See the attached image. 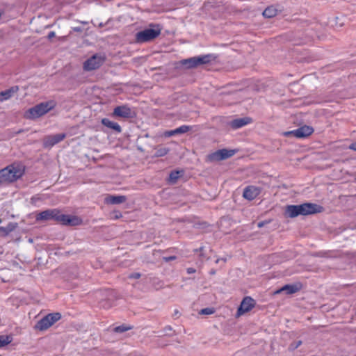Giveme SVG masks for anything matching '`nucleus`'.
Here are the masks:
<instances>
[{"mask_svg": "<svg viewBox=\"0 0 356 356\" xmlns=\"http://www.w3.org/2000/svg\"><path fill=\"white\" fill-rule=\"evenodd\" d=\"M161 29L159 25L151 24L149 28L136 33V39L138 42H145L154 40L161 33Z\"/></svg>", "mask_w": 356, "mask_h": 356, "instance_id": "20e7f679", "label": "nucleus"}, {"mask_svg": "<svg viewBox=\"0 0 356 356\" xmlns=\"http://www.w3.org/2000/svg\"><path fill=\"white\" fill-rule=\"evenodd\" d=\"M255 304L256 302L253 298L250 296L245 297L241 302L239 307L238 308L236 316L239 317L250 312L254 307Z\"/></svg>", "mask_w": 356, "mask_h": 356, "instance_id": "1a4fd4ad", "label": "nucleus"}, {"mask_svg": "<svg viewBox=\"0 0 356 356\" xmlns=\"http://www.w3.org/2000/svg\"><path fill=\"white\" fill-rule=\"evenodd\" d=\"M56 220L65 225H81L82 220L81 218L74 216L60 214L58 210Z\"/></svg>", "mask_w": 356, "mask_h": 356, "instance_id": "9d476101", "label": "nucleus"}, {"mask_svg": "<svg viewBox=\"0 0 356 356\" xmlns=\"http://www.w3.org/2000/svg\"><path fill=\"white\" fill-rule=\"evenodd\" d=\"M264 225H265V222H259L257 224V226H258V227H262Z\"/></svg>", "mask_w": 356, "mask_h": 356, "instance_id": "c9c22d12", "label": "nucleus"}, {"mask_svg": "<svg viewBox=\"0 0 356 356\" xmlns=\"http://www.w3.org/2000/svg\"><path fill=\"white\" fill-rule=\"evenodd\" d=\"M176 257L175 256H170V257H163V259L166 261V262H168L170 261H172V260H174L175 259Z\"/></svg>", "mask_w": 356, "mask_h": 356, "instance_id": "c756f323", "label": "nucleus"}, {"mask_svg": "<svg viewBox=\"0 0 356 356\" xmlns=\"http://www.w3.org/2000/svg\"><path fill=\"white\" fill-rule=\"evenodd\" d=\"M105 201L108 204H120L126 201V197L124 195H109L107 197H106Z\"/></svg>", "mask_w": 356, "mask_h": 356, "instance_id": "6ab92c4d", "label": "nucleus"}, {"mask_svg": "<svg viewBox=\"0 0 356 356\" xmlns=\"http://www.w3.org/2000/svg\"><path fill=\"white\" fill-rule=\"evenodd\" d=\"M65 134H58L55 135L48 136L44 138L43 145L44 147H51L54 145L62 141L65 138Z\"/></svg>", "mask_w": 356, "mask_h": 356, "instance_id": "ddd939ff", "label": "nucleus"}, {"mask_svg": "<svg viewBox=\"0 0 356 356\" xmlns=\"http://www.w3.org/2000/svg\"><path fill=\"white\" fill-rule=\"evenodd\" d=\"M191 127L188 125H182L175 129L174 132H177L178 134H184L190 131Z\"/></svg>", "mask_w": 356, "mask_h": 356, "instance_id": "b1692460", "label": "nucleus"}, {"mask_svg": "<svg viewBox=\"0 0 356 356\" xmlns=\"http://www.w3.org/2000/svg\"><path fill=\"white\" fill-rule=\"evenodd\" d=\"M105 60V57L101 54H95L83 64L84 70L87 71L94 70L99 67Z\"/></svg>", "mask_w": 356, "mask_h": 356, "instance_id": "0eeeda50", "label": "nucleus"}, {"mask_svg": "<svg viewBox=\"0 0 356 356\" xmlns=\"http://www.w3.org/2000/svg\"><path fill=\"white\" fill-rule=\"evenodd\" d=\"M24 174L23 167L17 163L11 164L0 170V186L6 185L19 179Z\"/></svg>", "mask_w": 356, "mask_h": 356, "instance_id": "f03ea898", "label": "nucleus"}, {"mask_svg": "<svg viewBox=\"0 0 356 356\" xmlns=\"http://www.w3.org/2000/svg\"><path fill=\"white\" fill-rule=\"evenodd\" d=\"M222 260H223L224 262L226 261V259H222Z\"/></svg>", "mask_w": 356, "mask_h": 356, "instance_id": "4c0bfd02", "label": "nucleus"}, {"mask_svg": "<svg viewBox=\"0 0 356 356\" xmlns=\"http://www.w3.org/2000/svg\"><path fill=\"white\" fill-rule=\"evenodd\" d=\"M55 106L56 102L54 101L42 102L27 110L24 116L27 119L34 120L45 115Z\"/></svg>", "mask_w": 356, "mask_h": 356, "instance_id": "7ed1b4c3", "label": "nucleus"}, {"mask_svg": "<svg viewBox=\"0 0 356 356\" xmlns=\"http://www.w3.org/2000/svg\"><path fill=\"white\" fill-rule=\"evenodd\" d=\"M251 120L249 118H242L233 120L229 122V125L234 129H237L241 128L249 123H250Z\"/></svg>", "mask_w": 356, "mask_h": 356, "instance_id": "f3484780", "label": "nucleus"}, {"mask_svg": "<svg viewBox=\"0 0 356 356\" xmlns=\"http://www.w3.org/2000/svg\"><path fill=\"white\" fill-rule=\"evenodd\" d=\"M55 36V33L54 31H51L50 33H49L48 34V38L49 39L54 38Z\"/></svg>", "mask_w": 356, "mask_h": 356, "instance_id": "f704fd0d", "label": "nucleus"}, {"mask_svg": "<svg viewBox=\"0 0 356 356\" xmlns=\"http://www.w3.org/2000/svg\"><path fill=\"white\" fill-rule=\"evenodd\" d=\"M17 227L16 223H9L6 227H0V236H6L13 232Z\"/></svg>", "mask_w": 356, "mask_h": 356, "instance_id": "412c9836", "label": "nucleus"}, {"mask_svg": "<svg viewBox=\"0 0 356 356\" xmlns=\"http://www.w3.org/2000/svg\"><path fill=\"white\" fill-rule=\"evenodd\" d=\"M19 91L17 86H12L8 90L1 91L0 92V102H4L10 99L15 93Z\"/></svg>", "mask_w": 356, "mask_h": 356, "instance_id": "dca6fc26", "label": "nucleus"}, {"mask_svg": "<svg viewBox=\"0 0 356 356\" xmlns=\"http://www.w3.org/2000/svg\"><path fill=\"white\" fill-rule=\"evenodd\" d=\"M113 116L117 118H129L132 116V111L127 105L116 106L113 112Z\"/></svg>", "mask_w": 356, "mask_h": 356, "instance_id": "9b49d317", "label": "nucleus"}, {"mask_svg": "<svg viewBox=\"0 0 356 356\" xmlns=\"http://www.w3.org/2000/svg\"><path fill=\"white\" fill-rule=\"evenodd\" d=\"M140 277V274L138 273H133V274L130 275V276H129L130 278H134V279H138Z\"/></svg>", "mask_w": 356, "mask_h": 356, "instance_id": "2f4dec72", "label": "nucleus"}, {"mask_svg": "<svg viewBox=\"0 0 356 356\" xmlns=\"http://www.w3.org/2000/svg\"><path fill=\"white\" fill-rule=\"evenodd\" d=\"M195 272V270L193 268H187V273L188 274H192V273H194Z\"/></svg>", "mask_w": 356, "mask_h": 356, "instance_id": "72a5a7b5", "label": "nucleus"}, {"mask_svg": "<svg viewBox=\"0 0 356 356\" xmlns=\"http://www.w3.org/2000/svg\"><path fill=\"white\" fill-rule=\"evenodd\" d=\"M314 131L312 127L309 126H303L296 130L286 133V135L292 134L298 138H305L311 135Z\"/></svg>", "mask_w": 356, "mask_h": 356, "instance_id": "f8f14e48", "label": "nucleus"}, {"mask_svg": "<svg viewBox=\"0 0 356 356\" xmlns=\"http://www.w3.org/2000/svg\"><path fill=\"white\" fill-rule=\"evenodd\" d=\"M12 341V338L7 335L0 336V348L9 344Z\"/></svg>", "mask_w": 356, "mask_h": 356, "instance_id": "5701e85b", "label": "nucleus"}, {"mask_svg": "<svg viewBox=\"0 0 356 356\" xmlns=\"http://www.w3.org/2000/svg\"><path fill=\"white\" fill-rule=\"evenodd\" d=\"M175 131V129L174 130H171V131H167L165 133V136H174L175 134H178L177 132H174Z\"/></svg>", "mask_w": 356, "mask_h": 356, "instance_id": "7c9ffc66", "label": "nucleus"}, {"mask_svg": "<svg viewBox=\"0 0 356 356\" xmlns=\"http://www.w3.org/2000/svg\"><path fill=\"white\" fill-rule=\"evenodd\" d=\"M235 154L234 150L226 149H219L208 155L207 159L209 161H219L232 156Z\"/></svg>", "mask_w": 356, "mask_h": 356, "instance_id": "6e6552de", "label": "nucleus"}, {"mask_svg": "<svg viewBox=\"0 0 356 356\" xmlns=\"http://www.w3.org/2000/svg\"><path fill=\"white\" fill-rule=\"evenodd\" d=\"M260 193V189L256 186H250L244 189L243 196L248 200H252Z\"/></svg>", "mask_w": 356, "mask_h": 356, "instance_id": "2eb2a0df", "label": "nucleus"}, {"mask_svg": "<svg viewBox=\"0 0 356 356\" xmlns=\"http://www.w3.org/2000/svg\"><path fill=\"white\" fill-rule=\"evenodd\" d=\"M302 344V341H298L290 344L289 350L293 351L298 348Z\"/></svg>", "mask_w": 356, "mask_h": 356, "instance_id": "cd10ccee", "label": "nucleus"}, {"mask_svg": "<svg viewBox=\"0 0 356 356\" xmlns=\"http://www.w3.org/2000/svg\"><path fill=\"white\" fill-rule=\"evenodd\" d=\"M214 313V309L213 308H204L200 310V314L203 315H209Z\"/></svg>", "mask_w": 356, "mask_h": 356, "instance_id": "a878e982", "label": "nucleus"}, {"mask_svg": "<svg viewBox=\"0 0 356 356\" xmlns=\"http://www.w3.org/2000/svg\"><path fill=\"white\" fill-rule=\"evenodd\" d=\"M58 214L57 209H48L39 213L36 216L37 220H56Z\"/></svg>", "mask_w": 356, "mask_h": 356, "instance_id": "4468645a", "label": "nucleus"}, {"mask_svg": "<svg viewBox=\"0 0 356 356\" xmlns=\"http://www.w3.org/2000/svg\"><path fill=\"white\" fill-rule=\"evenodd\" d=\"M212 56L210 54L203 55L183 60L181 64L187 67H195L202 64H207L211 61Z\"/></svg>", "mask_w": 356, "mask_h": 356, "instance_id": "423d86ee", "label": "nucleus"}, {"mask_svg": "<svg viewBox=\"0 0 356 356\" xmlns=\"http://www.w3.org/2000/svg\"><path fill=\"white\" fill-rule=\"evenodd\" d=\"M277 13V10L273 6H269L264 10L263 15L266 18H271L275 17Z\"/></svg>", "mask_w": 356, "mask_h": 356, "instance_id": "4be33fe9", "label": "nucleus"}, {"mask_svg": "<svg viewBox=\"0 0 356 356\" xmlns=\"http://www.w3.org/2000/svg\"><path fill=\"white\" fill-rule=\"evenodd\" d=\"M168 152V149L165 147H161L156 150L155 152V156L156 157H161L165 155H166Z\"/></svg>", "mask_w": 356, "mask_h": 356, "instance_id": "393cba45", "label": "nucleus"}, {"mask_svg": "<svg viewBox=\"0 0 356 356\" xmlns=\"http://www.w3.org/2000/svg\"><path fill=\"white\" fill-rule=\"evenodd\" d=\"M323 211V207L314 203H304L300 205H289L286 208V215L289 218H295L299 215L307 216Z\"/></svg>", "mask_w": 356, "mask_h": 356, "instance_id": "f257e3e1", "label": "nucleus"}, {"mask_svg": "<svg viewBox=\"0 0 356 356\" xmlns=\"http://www.w3.org/2000/svg\"><path fill=\"white\" fill-rule=\"evenodd\" d=\"M129 329H130V327H127L126 325H120V326H118V327H115L114 330L116 332L121 333V332H124L125 331H127Z\"/></svg>", "mask_w": 356, "mask_h": 356, "instance_id": "bb28decb", "label": "nucleus"}, {"mask_svg": "<svg viewBox=\"0 0 356 356\" xmlns=\"http://www.w3.org/2000/svg\"><path fill=\"white\" fill-rule=\"evenodd\" d=\"M219 261H220V259H218L216 260V263H218V262H219Z\"/></svg>", "mask_w": 356, "mask_h": 356, "instance_id": "e433bc0d", "label": "nucleus"}, {"mask_svg": "<svg viewBox=\"0 0 356 356\" xmlns=\"http://www.w3.org/2000/svg\"><path fill=\"white\" fill-rule=\"evenodd\" d=\"M299 290V288L296 285H289L286 284L282 287L281 289L275 291V294L280 293L282 292H285L286 294H293L296 293Z\"/></svg>", "mask_w": 356, "mask_h": 356, "instance_id": "a211bd4d", "label": "nucleus"}, {"mask_svg": "<svg viewBox=\"0 0 356 356\" xmlns=\"http://www.w3.org/2000/svg\"><path fill=\"white\" fill-rule=\"evenodd\" d=\"M61 318V314L60 313H51L49 314L42 319H40L37 324L35 325V329L43 331L49 328L51 325H53L56 322L60 320Z\"/></svg>", "mask_w": 356, "mask_h": 356, "instance_id": "39448f33", "label": "nucleus"}, {"mask_svg": "<svg viewBox=\"0 0 356 356\" xmlns=\"http://www.w3.org/2000/svg\"><path fill=\"white\" fill-rule=\"evenodd\" d=\"M349 149H353V150H354V151H356V143H352V144L349 146Z\"/></svg>", "mask_w": 356, "mask_h": 356, "instance_id": "473e14b6", "label": "nucleus"}, {"mask_svg": "<svg viewBox=\"0 0 356 356\" xmlns=\"http://www.w3.org/2000/svg\"><path fill=\"white\" fill-rule=\"evenodd\" d=\"M102 123L104 126H106L111 129H113L118 133H120L122 131L120 126L117 122H113V121L110 120L109 119H107V118L102 119Z\"/></svg>", "mask_w": 356, "mask_h": 356, "instance_id": "aec40b11", "label": "nucleus"}, {"mask_svg": "<svg viewBox=\"0 0 356 356\" xmlns=\"http://www.w3.org/2000/svg\"><path fill=\"white\" fill-rule=\"evenodd\" d=\"M179 171H173L170 174V180L171 181L175 182L179 177Z\"/></svg>", "mask_w": 356, "mask_h": 356, "instance_id": "c85d7f7f", "label": "nucleus"}]
</instances>
